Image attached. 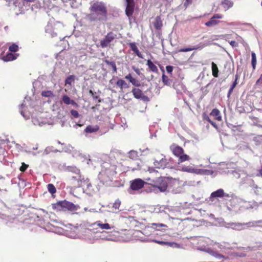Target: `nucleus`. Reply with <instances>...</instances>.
I'll return each instance as SVG.
<instances>
[{
    "label": "nucleus",
    "mask_w": 262,
    "mask_h": 262,
    "mask_svg": "<svg viewBox=\"0 0 262 262\" xmlns=\"http://www.w3.org/2000/svg\"><path fill=\"white\" fill-rule=\"evenodd\" d=\"M224 226L227 228H231L235 230H242L250 227H249V222L243 223L234 222L225 223Z\"/></svg>",
    "instance_id": "obj_4"
},
{
    "label": "nucleus",
    "mask_w": 262,
    "mask_h": 262,
    "mask_svg": "<svg viewBox=\"0 0 262 262\" xmlns=\"http://www.w3.org/2000/svg\"><path fill=\"white\" fill-rule=\"evenodd\" d=\"M235 255L239 257H245L246 256V254L244 252H237L235 253Z\"/></svg>",
    "instance_id": "obj_58"
},
{
    "label": "nucleus",
    "mask_w": 262,
    "mask_h": 262,
    "mask_svg": "<svg viewBox=\"0 0 262 262\" xmlns=\"http://www.w3.org/2000/svg\"><path fill=\"white\" fill-rule=\"evenodd\" d=\"M90 13L86 18L90 21L104 23L108 19V12L106 4L102 2H94L90 8Z\"/></svg>",
    "instance_id": "obj_1"
},
{
    "label": "nucleus",
    "mask_w": 262,
    "mask_h": 262,
    "mask_svg": "<svg viewBox=\"0 0 262 262\" xmlns=\"http://www.w3.org/2000/svg\"><path fill=\"white\" fill-rule=\"evenodd\" d=\"M238 76L237 75H235V80L234 81V82L233 83V84H232L231 86L232 88L234 89V88L236 86V85H237V80L238 79Z\"/></svg>",
    "instance_id": "obj_54"
},
{
    "label": "nucleus",
    "mask_w": 262,
    "mask_h": 262,
    "mask_svg": "<svg viewBox=\"0 0 262 262\" xmlns=\"http://www.w3.org/2000/svg\"><path fill=\"white\" fill-rule=\"evenodd\" d=\"M120 205L121 201L119 199H117L113 203L112 208L115 210H119Z\"/></svg>",
    "instance_id": "obj_39"
},
{
    "label": "nucleus",
    "mask_w": 262,
    "mask_h": 262,
    "mask_svg": "<svg viewBox=\"0 0 262 262\" xmlns=\"http://www.w3.org/2000/svg\"><path fill=\"white\" fill-rule=\"evenodd\" d=\"M16 59V56L12 53H8L6 56L3 57V59L5 61H12Z\"/></svg>",
    "instance_id": "obj_25"
},
{
    "label": "nucleus",
    "mask_w": 262,
    "mask_h": 262,
    "mask_svg": "<svg viewBox=\"0 0 262 262\" xmlns=\"http://www.w3.org/2000/svg\"><path fill=\"white\" fill-rule=\"evenodd\" d=\"M69 170L76 174V176H75L74 177H78V175H80V170L76 167H71L69 168Z\"/></svg>",
    "instance_id": "obj_42"
},
{
    "label": "nucleus",
    "mask_w": 262,
    "mask_h": 262,
    "mask_svg": "<svg viewBox=\"0 0 262 262\" xmlns=\"http://www.w3.org/2000/svg\"><path fill=\"white\" fill-rule=\"evenodd\" d=\"M208 172L209 171L207 170L194 168L193 173L201 174H207L208 173Z\"/></svg>",
    "instance_id": "obj_33"
},
{
    "label": "nucleus",
    "mask_w": 262,
    "mask_h": 262,
    "mask_svg": "<svg viewBox=\"0 0 262 262\" xmlns=\"http://www.w3.org/2000/svg\"><path fill=\"white\" fill-rule=\"evenodd\" d=\"M220 23L219 20H217L215 18H213V16H212L209 21L206 22L205 23V25L207 27H213L217 25Z\"/></svg>",
    "instance_id": "obj_23"
},
{
    "label": "nucleus",
    "mask_w": 262,
    "mask_h": 262,
    "mask_svg": "<svg viewBox=\"0 0 262 262\" xmlns=\"http://www.w3.org/2000/svg\"><path fill=\"white\" fill-rule=\"evenodd\" d=\"M210 115L214 117L215 119L217 121L222 120V116L220 111L217 108H214L211 112Z\"/></svg>",
    "instance_id": "obj_17"
},
{
    "label": "nucleus",
    "mask_w": 262,
    "mask_h": 262,
    "mask_svg": "<svg viewBox=\"0 0 262 262\" xmlns=\"http://www.w3.org/2000/svg\"><path fill=\"white\" fill-rule=\"evenodd\" d=\"M210 43H206L204 44H199L196 46H193L192 48H182L179 50V52H186L188 51H191L194 50H197V49H202L203 48H204L206 46H207L209 45Z\"/></svg>",
    "instance_id": "obj_10"
},
{
    "label": "nucleus",
    "mask_w": 262,
    "mask_h": 262,
    "mask_svg": "<svg viewBox=\"0 0 262 262\" xmlns=\"http://www.w3.org/2000/svg\"><path fill=\"white\" fill-rule=\"evenodd\" d=\"M32 123H33L34 125H39L40 126L41 125V124L38 122V120L37 118H33L32 119Z\"/></svg>",
    "instance_id": "obj_53"
},
{
    "label": "nucleus",
    "mask_w": 262,
    "mask_h": 262,
    "mask_svg": "<svg viewBox=\"0 0 262 262\" xmlns=\"http://www.w3.org/2000/svg\"><path fill=\"white\" fill-rule=\"evenodd\" d=\"M162 81L165 85H170L171 82V80L165 75L164 74L162 75Z\"/></svg>",
    "instance_id": "obj_32"
},
{
    "label": "nucleus",
    "mask_w": 262,
    "mask_h": 262,
    "mask_svg": "<svg viewBox=\"0 0 262 262\" xmlns=\"http://www.w3.org/2000/svg\"><path fill=\"white\" fill-rule=\"evenodd\" d=\"M62 102L67 105L72 104L74 106H77V104L67 95H63L62 99Z\"/></svg>",
    "instance_id": "obj_16"
},
{
    "label": "nucleus",
    "mask_w": 262,
    "mask_h": 262,
    "mask_svg": "<svg viewBox=\"0 0 262 262\" xmlns=\"http://www.w3.org/2000/svg\"><path fill=\"white\" fill-rule=\"evenodd\" d=\"M41 95L43 97H53L54 94L52 91H46L42 92Z\"/></svg>",
    "instance_id": "obj_37"
},
{
    "label": "nucleus",
    "mask_w": 262,
    "mask_h": 262,
    "mask_svg": "<svg viewBox=\"0 0 262 262\" xmlns=\"http://www.w3.org/2000/svg\"><path fill=\"white\" fill-rule=\"evenodd\" d=\"M190 159L189 156L186 154H182L179 157L178 163L180 164L186 161H189Z\"/></svg>",
    "instance_id": "obj_29"
},
{
    "label": "nucleus",
    "mask_w": 262,
    "mask_h": 262,
    "mask_svg": "<svg viewBox=\"0 0 262 262\" xmlns=\"http://www.w3.org/2000/svg\"><path fill=\"white\" fill-rule=\"evenodd\" d=\"M213 18L215 19H221L223 18V15L221 14H215L213 16Z\"/></svg>",
    "instance_id": "obj_59"
},
{
    "label": "nucleus",
    "mask_w": 262,
    "mask_h": 262,
    "mask_svg": "<svg viewBox=\"0 0 262 262\" xmlns=\"http://www.w3.org/2000/svg\"><path fill=\"white\" fill-rule=\"evenodd\" d=\"M222 5L225 10H227L233 6V3L230 0H223L222 2Z\"/></svg>",
    "instance_id": "obj_21"
},
{
    "label": "nucleus",
    "mask_w": 262,
    "mask_h": 262,
    "mask_svg": "<svg viewBox=\"0 0 262 262\" xmlns=\"http://www.w3.org/2000/svg\"><path fill=\"white\" fill-rule=\"evenodd\" d=\"M166 69L168 73H171L173 70V67L171 66H167L166 67Z\"/></svg>",
    "instance_id": "obj_55"
},
{
    "label": "nucleus",
    "mask_w": 262,
    "mask_h": 262,
    "mask_svg": "<svg viewBox=\"0 0 262 262\" xmlns=\"http://www.w3.org/2000/svg\"><path fill=\"white\" fill-rule=\"evenodd\" d=\"M229 43L232 47H236L238 46V43L234 40L230 41Z\"/></svg>",
    "instance_id": "obj_56"
},
{
    "label": "nucleus",
    "mask_w": 262,
    "mask_h": 262,
    "mask_svg": "<svg viewBox=\"0 0 262 262\" xmlns=\"http://www.w3.org/2000/svg\"><path fill=\"white\" fill-rule=\"evenodd\" d=\"M72 179H75L76 180H77L78 182L80 183L79 184V185L81 186H86L87 188H89L90 187H91V184L89 182V180L88 178L85 179V180H84L83 181H82L81 179V176L78 175V177H72Z\"/></svg>",
    "instance_id": "obj_13"
},
{
    "label": "nucleus",
    "mask_w": 262,
    "mask_h": 262,
    "mask_svg": "<svg viewBox=\"0 0 262 262\" xmlns=\"http://www.w3.org/2000/svg\"><path fill=\"white\" fill-rule=\"evenodd\" d=\"M168 164L167 160L164 158H162L160 161L156 160L154 162V165L157 168L164 169L167 166Z\"/></svg>",
    "instance_id": "obj_14"
},
{
    "label": "nucleus",
    "mask_w": 262,
    "mask_h": 262,
    "mask_svg": "<svg viewBox=\"0 0 262 262\" xmlns=\"http://www.w3.org/2000/svg\"><path fill=\"white\" fill-rule=\"evenodd\" d=\"M262 84V74L260 75L259 79L256 81L255 85L261 86Z\"/></svg>",
    "instance_id": "obj_51"
},
{
    "label": "nucleus",
    "mask_w": 262,
    "mask_h": 262,
    "mask_svg": "<svg viewBox=\"0 0 262 262\" xmlns=\"http://www.w3.org/2000/svg\"><path fill=\"white\" fill-rule=\"evenodd\" d=\"M233 89H234L233 88H232V87H231V88H230V89L229 90L228 92H229V93H232V92H233Z\"/></svg>",
    "instance_id": "obj_64"
},
{
    "label": "nucleus",
    "mask_w": 262,
    "mask_h": 262,
    "mask_svg": "<svg viewBox=\"0 0 262 262\" xmlns=\"http://www.w3.org/2000/svg\"><path fill=\"white\" fill-rule=\"evenodd\" d=\"M251 55H252L251 63H252V67H253V69H255V66H256V54H255V53L252 52Z\"/></svg>",
    "instance_id": "obj_38"
},
{
    "label": "nucleus",
    "mask_w": 262,
    "mask_h": 262,
    "mask_svg": "<svg viewBox=\"0 0 262 262\" xmlns=\"http://www.w3.org/2000/svg\"><path fill=\"white\" fill-rule=\"evenodd\" d=\"M228 196V194H226L223 189H219L216 191H213L211 193L210 199L212 201L213 198H223L224 196Z\"/></svg>",
    "instance_id": "obj_11"
},
{
    "label": "nucleus",
    "mask_w": 262,
    "mask_h": 262,
    "mask_svg": "<svg viewBox=\"0 0 262 262\" xmlns=\"http://www.w3.org/2000/svg\"><path fill=\"white\" fill-rule=\"evenodd\" d=\"M212 75L214 77H218L219 70L217 65L213 62L211 63Z\"/></svg>",
    "instance_id": "obj_28"
},
{
    "label": "nucleus",
    "mask_w": 262,
    "mask_h": 262,
    "mask_svg": "<svg viewBox=\"0 0 262 262\" xmlns=\"http://www.w3.org/2000/svg\"><path fill=\"white\" fill-rule=\"evenodd\" d=\"M125 78L127 80H129L130 82V80H132L133 79L130 74H128L127 75H126L125 76Z\"/></svg>",
    "instance_id": "obj_61"
},
{
    "label": "nucleus",
    "mask_w": 262,
    "mask_h": 262,
    "mask_svg": "<svg viewBox=\"0 0 262 262\" xmlns=\"http://www.w3.org/2000/svg\"><path fill=\"white\" fill-rule=\"evenodd\" d=\"M146 64L148 66V68L152 72L154 73L158 72V69L157 66L155 64H154V63L150 60H147Z\"/></svg>",
    "instance_id": "obj_24"
},
{
    "label": "nucleus",
    "mask_w": 262,
    "mask_h": 262,
    "mask_svg": "<svg viewBox=\"0 0 262 262\" xmlns=\"http://www.w3.org/2000/svg\"><path fill=\"white\" fill-rule=\"evenodd\" d=\"M139 99H141L144 102H148L149 101V98L147 96L145 95L144 94L142 95Z\"/></svg>",
    "instance_id": "obj_50"
},
{
    "label": "nucleus",
    "mask_w": 262,
    "mask_h": 262,
    "mask_svg": "<svg viewBox=\"0 0 262 262\" xmlns=\"http://www.w3.org/2000/svg\"><path fill=\"white\" fill-rule=\"evenodd\" d=\"M53 146L47 147L44 150L43 155H47L50 154L51 152H53Z\"/></svg>",
    "instance_id": "obj_44"
},
{
    "label": "nucleus",
    "mask_w": 262,
    "mask_h": 262,
    "mask_svg": "<svg viewBox=\"0 0 262 262\" xmlns=\"http://www.w3.org/2000/svg\"><path fill=\"white\" fill-rule=\"evenodd\" d=\"M55 28L52 23H48L45 28L46 33L52 38L57 36Z\"/></svg>",
    "instance_id": "obj_9"
},
{
    "label": "nucleus",
    "mask_w": 262,
    "mask_h": 262,
    "mask_svg": "<svg viewBox=\"0 0 262 262\" xmlns=\"http://www.w3.org/2000/svg\"><path fill=\"white\" fill-rule=\"evenodd\" d=\"M126 7L125 9V13L128 17L132 15L134 11V0H126Z\"/></svg>",
    "instance_id": "obj_8"
},
{
    "label": "nucleus",
    "mask_w": 262,
    "mask_h": 262,
    "mask_svg": "<svg viewBox=\"0 0 262 262\" xmlns=\"http://www.w3.org/2000/svg\"><path fill=\"white\" fill-rule=\"evenodd\" d=\"M232 174L235 178L238 179L240 178V174L236 171H233Z\"/></svg>",
    "instance_id": "obj_60"
},
{
    "label": "nucleus",
    "mask_w": 262,
    "mask_h": 262,
    "mask_svg": "<svg viewBox=\"0 0 262 262\" xmlns=\"http://www.w3.org/2000/svg\"><path fill=\"white\" fill-rule=\"evenodd\" d=\"M89 93L91 95L94 100L98 99V96L97 95L96 93H93L92 90H90Z\"/></svg>",
    "instance_id": "obj_52"
},
{
    "label": "nucleus",
    "mask_w": 262,
    "mask_h": 262,
    "mask_svg": "<svg viewBox=\"0 0 262 262\" xmlns=\"http://www.w3.org/2000/svg\"><path fill=\"white\" fill-rule=\"evenodd\" d=\"M75 76L74 75H70L68 76L66 80H65V83L66 84H69L71 85L72 84V82L74 80Z\"/></svg>",
    "instance_id": "obj_35"
},
{
    "label": "nucleus",
    "mask_w": 262,
    "mask_h": 262,
    "mask_svg": "<svg viewBox=\"0 0 262 262\" xmlns=\"http://www.w3.org/2000/svg\"><path fill=\"white\" fill-rule=\"evenodd\" d=\"M105 62L107 64L110 65V67H112V68L113 69V71H114V73H116L117 72V67H116L115 62L114 61H110L109 60H105Z\"/></svg>",
    "instance_id": "obj_34"
},
{
    "label": "nucleus",
    "mask_w": 262,
    "mask_h": 262,
    "mask_svg": "<svg viewBox=\"0 0 262 262\" xmlns=\"http://www.w3.org/2000/svg\"><path fill=\"white\" fill-rule=\"evenodd\" d=\"M99 129V127L98 125H88L84 129V132L86 133L91 134L93 133H95L98 131Z\"/></svg>",
    "instance_id": "obj_20"
},
{
    "label": "nucleus",
    "mask_w": 262,
    "mask_h": 262,
    "mask_svg": "<svg viewBox=\"0 0 262 262\" xmlns=\"http://www.w3.org/2000/svg\"><path fill=\"white\" fill-rule=\"evenodd\" d=\"M153 24L156 29L160 30L161 29L162 27V22L160 16H158L156 17Z\"/></svg>",
    "instance_id": "obj_18"
},
{
    "label": "nucleus",
    "mask_w": 262,
    "mask_h": 262,
    "mask_svg": "<svg viewBox=\"0 0 262 262\" xmlns=\"http://www.w3.org/2000/svg\"><path fill=\"white\" fill-rule=\"evenodd\" d=\"M155 183L156 187L158 188L160 191L164 192L167 188V183L165 178L162 177L158 178L155 181H153Z\"/></svg>",
    "instance_id": "obj_6"
},
{
    "label": "nucleus",
    "mask_w": 262,
    "mask_h": 262,
    "mask_svg": "<svg viewBox=\"0 0 262 262\" xmlns=\"http://www.w3.org/2000/svg\"><path fill=\"white\" fill-rule=\"evenodd\" d=\"M242 183L247 184L249 187L251 188V190H253L257 186V185L255 184L253 180L249 178L248 177H246L245 178V179L242 182Z\"/></svg>",
    "instance_id": "obj_15"
},
{
    "label": "nucleus",
    "mask_w": 262,
    "mask_h": 262,
    "mask_svg": "<svg viewBox=\"0 0 262 262\" xmlns=\"http://www.w3.org/2000/svg\"><path fill=\"white\" fill-rule=\"evenodd\" d=\"M166 226L163 224H157V223H153L152 224V227L155 228H157L159 229V228L162 227H166Z\"/></svg>",
    "instance_id": "obj_47"
},
{
    "label": "nucleus",
    "mask_w": 262,
    "mask_h": 262,
    "mask_svg": "<svg viewBox=\"0 0 262 262\" xmlns=\"http://www.w3.org/2000/svg\"><path fill=\"white\" fill-rule=\"evenodd\" d=\"M18 46L14 43L10 46L9 48V51L12 52H16L18 51Z\"/></svg>",
    "instance_id": "obj_43"
},
{
    "label": "nucleus",
    "mask_w": 262,
    "mask_h": 262,
    "mask_svg": "<svg viewBox=\"0 0 262 262\" xmlns=\"http://www.w3.org/2000/svg\"><path fill=\"white\" fill-rule=\"evenodd\" d=\"M71 115L74 117V118H78L79 116V114L78 113V112L76 111V110H71Z\"/></svg>",
    "instance_id": "obj_48"
},
{
    "label": "nucleus",
    "mask_w": 262,
    "mask_h": 262,
    "mask_svg": "<svg viewBox=\"0 0 262 262\" xmlns=\"http://www.w3.org/2000/svg\"><path fill=\"white\" fill-rule=\"evenodd\" d=\"M212 255L217 258H219V259H222V258H225V256L222 255V254H221L220 253H219L218 252H213V253L212 254Z\"/></svg>",
    "instance_id": "obj_46"
},
{
    "label": "nucleus",
    "mask_w": 262,
    "mask_h": 262,
    "mask_svg": "<svg viewBox=\"0 0 262 262\" xmlns=\"http://www.w3.org/2000/svg\"><path fill=\"white\" fill-rule=\"evenodd\" d=\"M252 191L257 196H260L262 195V188L259 187L258 186Z\"/></svg>",
    "instance_id": "obj_31"
},
{
    "label": "nucleus",
    "mask_w": 262,
    "mask_h": 262,
    "mask_svg": "<svg viewBox=\"0 0 262 262\" xmlns=\"http://www.w3.org/2000/svg\"><path fill=\"white\" fill-rule=\"evenodd\" d=\"M20 113L21 114V115L26 119H28V118L26 116H25V114H24V113L23 112V111L20 110Z\"/></svg>",
    "instance_id": "obj_62"
},
{
    "label": "nucleus",
    "mask_w": 262,
    "mask_h": 262,
    "mask_svg": "<svg viewBox=\"0 0 262 262\" xmlns=\"http://www.w3.org/2000/svg\"><path fill=\"white\" fill-rule=\"evenodd\" d=\"M204 119L208 121L214 128H217V124L212 121L208 116H204Z\"/></svg>",
    "instance_id": "obj_41"
},
{
    "label": "nucleus",
    "mask_w": 262,
    "mask_h": 262,
    "mask_svg": "<svg viewBox=\"0 0 262 262\" xmlns=\"http://www.w3.org/2000/svg\"><path fill=\"white\" fill-rule=\"evenodd\" d=\"M249 227H259L262 228V220L252 221L249 222Z\"/></svg>",
    "instance_id": "obj_26"
},
{
    "label": "nucleus",
    "mask_w": 262,
    "mask_h": 262,
    "mask_svg": "<svg viewBox=\"0 0 262 262\" xmlns=\"http://www.w3.org/2000/svg\"><path fill=\"white\" fill-rule=\"evenodd\" d=\"M95 224L97 225L101 229H105L108 230L111 229L112 227L110 226V224L108 223H102L100 221H98L95 223Z\"/></svg>",
    "instance_id": "obj_22"
},
{
    "label": "nucleus",
    "mask_w": 262,
    "mask_h": 262,
    "mask_svg": "<svg viewBox=\"0 0 262 262\" xmlns=\"http://www.w3.org/2000/svg\"><path fill=\"white\" fill-rule=\"evenodd\" d=\"M116 173L114 170V167L110 166L108 167H105L101 170L98 175V178L103 184L108 181H112V177Z\"/></svg>",
    "instance_id": "obj_2"
},
{
    "label": "nucleus",
    "mask_w": 262,
    "mask_h": 262,
    "mask_svg": "<svg viewBox=\"0 0 262 262\" xmlns=\"http://www.w3.org/2000/svg\"><path fill=\"white\" fill-rule=\"evenodd\" d=\"M170 149L172 153L178 157L184 153V149L178 145H172L170 146Z\"/></svg>",
    "instance_id": "obj_12"
},
{
    "label": "nucleus",
    "mask_w": 262,
    "mask_h": 262,
    "mask_svg": "<svg viewBox=\"0 0 262 262\" xmlns=\"http://www.w3.org/2000/svg\"><path fill=\"white\" fill-rule=\"evenodd\" d=\"M129 157L132 159H135L138 157V154L136 151L131 150L128 153Z\"/></svg>",
    "instance_id": "obj_40"
},
{
    "label": "nucleus",
    "mask_w": 262,
    "mask_h": 262,
    "mask_svg": "<svg viewBox=\"0 0 262 262\" xmlns=\"http://www.w3.org/2000/svg\"><path fill=\"white\" fill-rule=\"evenodd\" d=\"M47 188H48V191L51 194L55 193L56 192V188L55 187V186L52 184H49L47 185Z\"/></svg>",
    "instance_id": "obj_36"
},
{
    "label": "nucleus",
    "mask_w": 262,
    "mask_h": 262,
    "mask_svg": "<svg viewBox=\"0 0 262 262\" xmlns=\"http://www.w3.org/2000/svg\"><path fill=\"white\" fill-rule=\"evenodd\" d=\"M149 171L150 173L152 172H155V171H156L157 172V171H156V170H155L153 168H149Z\"/></svg>",
    "instance_id": "obj_63"
},
{
    "label": "nucleus",
    "mask_w": 262,
    "mask_h": 262,
    "mask_svg": "<svg viewBox=\"0 0 262 262\" xmlns=\"http://www.w3.org/2000/svg\"><path fill=\"white\" fill-rule=\"evenodd\" d=\"M116 37V35L112 32L107 34L105 37L100 40V46L102 48L107 47L110 43Z\"/></svg>",
    "instance_id": "obj_5"
},
{
    "label": "nucleus",
    "mask_w": 262,
    "mask_h": 262,
    "mask_svg": "<svg viewBox=\"0 0 262 262\" xmlns=\"http://www.w3.org/2000/svg\"><path fill=\"white\" fill-rule=\"evenodd\" d=\"M130 82L136 86H139L140 85L139 81L135 78H133L132 80H130Z\"/></svg>",
    "instance_id": "obj_49"
},
{
    "label": "nucleus",
    "mask_w": 262,
    "mask_h": 262,
    "mask_svg": "<svg viewBox=\"0 0 262 262\" xmlns=\"http://www.w3.org/2000/svg\"><path fill=\"white\" fill-rule=\"evenodd\" d=\"M27 167V165L25 164V163H23L21 166L20 167V170L21 171H25Z\"/></svg>",
    "instance_id": "obj_57"
},
{
    "label": "nucleus",
    "mask_w": 262,
    "mask_h": 262,
    "mask_svg": "<svg viewBox=\"0 0 262 262\" xmlns=\"http://www.w3.org/2000/svg\"><path fill=\"white\" fill-rule=\"evenodd\" d=\"M116 85L118 86L121 89L123 88H127L128 87L127 83L122 79L118 80L116 82Z\"/></svg>",
    "instance_id": "obj_30"
},
{
    "label": "nucleus",
    "mask_w": 262,
    "mask_h": 262,
    "mask_svg": "<svg viewBox=\"0 0 262 262\" xmlns=\"http://www.w3.org/2000/svg\"><path fill=\"white\" fill-rule=\"evenodd\" d=\"M145 184L146 183L141 179H136L130 181V188L132 190H138L142 188Z\"/></svg>",
    "instance_id": "obj_7"
},
{
    "label": "nucleus",
    "mask_w": 262,
    "mask_h": 262,
    "mask_svg": "<svg viewBox=\"0 0 262 262\" xmlns=\"http://www.w3.org/2000/svg\"><path fill=\"white\" fill-rule=\"evenodd\" d=\"M129 47H130L131 49L139 57L141 58H143V56L142 54L139 52L138 47H137L136 43L135 42H132L130 43L129 45Z\"/></svg>",
    "instance_id": "obj_19"
},
{
    "label": "nucleus",
    "mask_w": 262,
    "mask_h": 262,
    "mask_svg": "<svg viewBox=\"0 0 262 262\" xmlns=\"http://www.w3.org/2000/svg\"><path fill=\"white\" fill-rule=\"evenodd\" d=\"M56 207L60 210H70L71 211H77L79 208L78 205H76L73 203L66 200L57 202L56 204Z\"/></svg>",
    "instance_id": "obj_3"
},
{
    "label": "nucleus",
    "mask_w": 262,
    "mask_h": 262,
    "mask_svg": "<svg viewBox=\"0 0 262 262\" xmlns=\"http://www.w3.org/2000/svg\"><path fill=\"white\" fill-rule=\"evenodd\" d=\"M193 169L194 168H193L191 167H189V166L188 167H183L182 168V170L183 171H186V172L193 173Z\"/></svg>",
    "instance_id": "obj_45"
},
{
    "label": "nucleus",
    "mask_w": 262,
    "mask_h": 262,
    "mask_svg": "<svg viewBox=\"0 0 262 262\" xmlns=\"http://www.w3.org/2000/svg\"><path fill=\"white\" fill-rule=\"evenodd\" d=\"M132 93L134 97L137 99H139L143 94L140 89L137 88L133 89L132 90Z\"/></svg>",
    "instance_id": "obj_27"
}]
</instances>
